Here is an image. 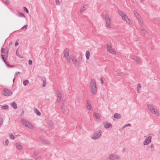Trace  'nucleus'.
Returning a JSON list of instances; mask_svg holds the SVG:
<instances>
[{"instance_id":"obj_1","label":"nucleus","mask_w":160,"mask_h":160,"mask_svg":"<svg viewBox=\"0 0 160 160\" xmlns=\"http://www.w3.org/2000/svg\"><path fill=\"white\" fill-rule=\"evenodd\" d=\"M91 90L92 93L95 94L97 92V86L96 81L94 79H92L90 83Z\"/></svg>"},{"instance_id":"obj_2","label":"nucleus","mask_w":160,"mask_h":160,"mask_svg":"<svg viewBox=\"0 0 160 160\" xmlns=\"http://www.w3.org/2000/svg\"><path fill=\"white\" fill-rule=\"evenodd\" d=\"M102 17L105 20L107 27L109 28H111V20L109 17L108 15L105 13H103L102 14Z\"/></svg>"},{"instance_id":"obj_3","label":"nucleus","mask_w":160,"mask_h":160,"mask_svg":"<svg viewBox=\"0 0 160 160\" xmlns=\"http://www.w3.org/2000/svg\"><path fill=\"white\" fill-rule=\"evenodd\" d=\"M102 131L101 130H98L95 132L91 136V138L93 140H97L101 136Z\"/></svg>"},{"instance_id":"obj_4","label":"nucleus","mask_w":160,"mask_h":160,"mask_svg":"<svg viewBox=\"0 0 160 160\" xmlns=\"http://www.w3.org/2000/svg\"><path fill=\"white\" fill-rule=\"evenodd\" d=\"M118 14L121 16L122 17V19L123 20L126 21V22L128 23H131V22L130 20L128 19L127 16L124 12L122 11H119Z\"/></svg>"},{"instance_id":"obj_5","label":"nucleus","mask_w":160,"mask_h":160,"mask_svg":"<svg viewBox=\"0 0 160 160\" xmlns=\"http://www.w3.org/2000/svg\"><path fill=\"white\" fill-rule=\"evenodd\" d=\"M21 122L22 123L25 125L26 127L30 128H33V126L32 124L26 120L24 119H22Z\"/></svg>"},{"instance_id":"obj_6","label":"nucleus","mask_w":160,"mask_h":160,"mask_svg":"<svg viewBox=\"0 0 160 160\" xmlns=\"http://www.w3.org/2000/svg\"><path fill=\"white\" fill-rule=\"evenodd\" d=\"M12 94V91L8 89H4L2 92V94L4 96H10Z\"/></svg>"},{"instance_id":"obj_7","label":"nucleus","mask_w":160,"mask_h":160,"mask_svg":"<svg viewBox=\"0 0 160 160\" xmlns=\"http://www.w3.org/2000/svg\"><path fill=\"white\" fill-rule=\"evenodd\" d=\"M109 158L110 160H119L120 158L117 155L111 154L109 155Z\"/></svg>"},{"instance_id":"obj_8","label":"nucleus","mask_w":160,"mask_h":160,"mask_svg":"<svg viewBox=\"0 0 160 160\" xmlns=\"http://www.w3.org/2000/svg\"><path fill=\"white\" fill-rule=\"evenodd\" d=\"M107 51L108 52H110V53L112 54H116V52L112 48V47L108 43L107 44Z\"/></svg>"},{"instance_id":"obj_9","label":"nucleus","mask_w":160,"mask_h":160,"mask_svg":"<svg viewBox=\"0 0 160 160\" xmlns=\"http://www.w3.org/2000/svg\"><path fill=\"white\" fill-rule=\"evenodd\" d=\"M72 60L73 62V63L77 67H79V65L80 64V62L78 61V62L77 60L76 59V58L73 57L72 58Z\"/></svg>"},{"instance_id":"obj_10","label":"nucleus","mask_w":160,"mask_h":160,"mask_svg":"<svg viewBox=\"0 0 160 160\" xmlns=\"http://www.w3.org/2000/svg\"><path fill=\"white\" fill-rule=\"evenodd\" d=\"M152 139V137L149 136L147 138L145 141L143 142V144L144 145H147L151 142Z\"/></svg>"},{"instance_id":"obj_11","label":"nucleus","mask_w":160,"mask_h":160,"mask_svg":"<svg viewBox=\"0 0 160 160\" xmlns=\"http://www.w3.org/2000/svg\"><path fill=\"white\" fill-rule=\"evenodd\" d=\"M57 95L58 97L57 101L58 102H59L62 98V95L60 92H58Z\"/></svg>"},{"instance_id":"obj_12","label":"nucleus","mask_w":160,"mask_h":160,"mask_svg":"<svg viewBox=\"0 0 160 160\" xmlns=\"http://www.w3.org/2000/svg\"><path fill=\"white\" fill-rule=\"evenodd\" d=\"M103 125L104 128L106 129L110 128L112 127V124L111 123L106 122L103 123Z\"/></svg>"},{"instance_id":"obj_13","label":"nucleus","mask_w":160,"mask_h":160,"mask_svg":"<svg viewBox=\"0 0 160 160\" xmlns=\"http://www.w3.org/2000/svg\"><path fill=\"white\" fill-rule=\"evenodd\" d=\"M33 158L36 160H38L39 158L40 157L39 155V153L37 152L34 151L33 155Z\"/></svg>"},{"instance_id":"obj_14","label":"nucleus","mask_w":160,"mask_h":160,"mask_svg":"<svg viewBox=\"0 0 160 160\" xmlns=\"http://www.w3.org/2000/svg\"><path fill=\"white\" fill-rule=\"evenodd\" d=\"M69 49L68 48H66L64 51V56L65 58L69 57Z\"/></svg>"},{"instance_id":"obj_15","label":"nucleus","mask_w":160,"mask_h":160,"mask_svg":"<svg viewBox=\"0 0 160 160\" xmlns=\"http://www.w3.org/2000/svg\"><path fill=\"white\" fill-rule=\"evenodd\" d=\"M114 117L116 119H119L121 118V116L120 114L116 113L115 114Z\"/></svg>"},{"instance_id":"obj_16","label":"nucleus","mask_w":160,"mask_h":160,"mask_svg":"<svg viewBox=\"0 0 160 160\" xmlns=\"http://www.w3.org/2000/svg\"><path fill=\"white\" fill-rule=\"evenodd\" d=\"M1 52L3 53H5V56H6V58L8 57V51H6L5 49L2 48L1 49Z\"/></svg>"},{"instance_id":"obj_17","label":"nucleus","mask_w":160,"mask_h":160,"mask_svg":"<svg viewBox=\"0 0 160 160\" xmlns=\"http://www.w3.org/2000/svg\"><path fill=\"white\" fill-rule=\"evenodd\" d=\"M85 55H86V57L87 59V60L88 59H89V56H90V52H89V51L87 50L86 51Z\"/></svg>"},{"instance_id":"obj_18","label":"nucleus","mask_w":160,"mask_h":160,"mask_svg":"<svg viewBox=\"0 0 160 160\" xmlns=\"http://www.w3.org/2000/svg\"><path fill=\"white\" fill-rule=\"evenodd\" d=\"M131 58L132 59L134 60L137 61V63H139V59L137 57L133 56H132Z\"/></svg>"},{"instance_id":"obj_19","label":"nucleus","mask_w":160,"mask_h":160,"mask_svg":"<svg viewBox=\"0 0 160 160\" xmlns=\"http://www.w3.org/2000/svg\"><path fill=\"white\" fill-rule=\"evenodd\" d=\"M150 112L152 113H153V114H157L158 115V111L155 108H153V110H152Z\"/></svg>"},{"instance_id":"obj_20","label":"nucleus","mask_w":160,"mask_h":160,"mask_svg":"<svg viewBox=\"0 0 160 160\" xmlns=\"http://www.w3.org/2000/svg\"><path fill=\"white\" fill-rule=\"evenodd\" d=\"M42 79L43 82V84L42 86L43 87H45L46 86V78L44 77H43L42 78Z\"/></svg>"},{"instance_id":"obj_21","label":"nucleus","mask_w":160,"mask_h":160,"mask_svg":"<svg viewBox=\"0 0 160 160\" xmlns=\"http://www.w3.org/2000/svg\"><path fill=\"white\" fill-rule=\"evenodd\" d=\"M42 143L45 144H48L50 143L49 142L48 140L45 139H42Z\"/></svg>"},{"instance_id":"obj_22","label":"nucleus","mask_w":160,"mask_h":160,"mask_svg":"<svg viewBox=\"0 0 160 160\" xmlns=\"http://www.w3.org/2000/svg\"><path fill=\"white\" fill-rule=\"evenodd\" d=\"M147 107L150 111L153 110V109L154 108L153 106L150 104H148Z\"/></svg>"},{"instance_id":"obj_23","label":"nucleus","mask_w":160,"mask_h":160,"mask_svg":"<svg viewBox=\"0 0 160 160\" xmlns=\"http://www.w3.org/2000/svg\"><path fill=\"white\" fill-rule=\"evenodd\" d=\"M133 13L136 16V18L137 19H139V18H140V16L139 15V14L138 13V12L135 11H133Z\"/></svg>"},{"instance_id":"obj_24","label":"nucleus","mask_w":160,"mask_h":160,"mask_svg":"<svg viewBox=\"0 0 160 160\" xmlns=\"http://www.w3.org/2000/svg\"><path fill=\"white\" fill-rule=\"evenodd\" d=\"M93 115L97 119H99L100 118L99 115L96 112H94L93 113Z\"/></svg>"},{"instance_id":"obj_25","label":"nucleus","mask_w":160,"mask_h":160,"mask_svg":"<svg viewBox=\"0 0 160 160\" xmlns=\"http://www.w3.org/2000/svg\"><path fill=\"white\" fill-rule=\"evenodd\" d=\"M11 106L14 109H16L17 108V105L15 102H13L11 104Z\"/></svg>"},{"instance_id":"obj_26","label":"nucleus","mask_w":160,"mask_h":160,"mask_svg":"<svg viewBox=\"0 0 160 160\" xmlns=\"http://www.w3.org/2000/svg\"><path fill=\"white\" fill-rule=\"evenodd\" d=\"M34 111L35 112V113L38 115V116H40L41 115V113L37 109H34Z\"/></svg>"},{"instance_id":"obj_27","label":"nucleus","mask_w":160,"mask_h":160,"mask_svg":"<svg viewBox=\"0 0 160 160\" xmlns=\"http://www.w3.org/2000/svg\"><path fill=\"white\" fill-rule=\"evenodd\" d=\"M16 146L18 149L19 150L22 149V147L21 145L19 144L18 143H16Z\"/></svg>"},{"instance_id":"obj_28","label":"nucleus","mask_w":160,"mask_h":160,"mask_svg":"<svg viewBox=\"0 0 160 160\" xmlns=\"http://www.w3.org/2000/svg\"><path fill=\"white\" fill-rule=\"evenodd\" d=\"M16 55L19 58H23V57L22 56H21L19 54V52H18V50L17 49L16 51Z\"/></svg>"},{"instance_id":"obj_29","label":"nucleus","mask_w":160,"mask_h":160,"mask_svg":"<svg viewBox=\"0 0 160 160\" xmlns=\"http://www.w3.org/2000/svg\"><path fill=\"white\" fill-rule=\"evenodd\" d=\"M8 105H5L2 106L1 108L3 110H7L8 108Z\"/></svg>"},{"instance_id":"obj_30","label":"nucleus","mask_w":160,"mask_h":160,"mask_svg":"<svg viewBox=\"0 0 160 160\" xmlns=\"http://www.w3.org/2000/svg\"><path fill=\"white\" fill-rule=\"evenodd\" d=\"M48 124L51 127H52L53 125V123L51 120L48 121Z\"/></svg>"},{"instance_id":"obj_31","label":"nucleus","mask_w":160,"mask_h":160,"mask_svg":"<svg viewBox=\"0 0 160 160\" xmlns=\"http://www.w3.org/2000/svg\"><path fill=\"white\" fill-rule=\"evenodd\" d=\"M2 2L3 3H5L7 5H8L10 3V2L9 0H7L5 1H4L2 0Z\"/></svg>"},{"instance_id":"obj_32","label":"nucleus","mask_w":160,"mask_h":160,"mask_svg":"<svg viewBox=\"0 0 160 160\" xmlns=\"http://www.w3.org/2000/svg\"><path fill=\"white\" fill-rule=\"evenodd\" d=\"M141 30L144 34H146L147 33V31L143 28H141Z\"/></svg>"},{"instance_id":"obj_33","label":"nucleus","mask_w":160,"mask_h":160,"mask_svg":"<svg viewBox=\"0 0 160 160\" xmlns=\"http://www.w3.org/2000/svg\"><path fill=\"white\" fill-rule=\"evenodd\" d=\"M18 16L20 17H25V15H24L23 13H22V12L18 13Z\"/></svg>"},{"instance_id":"obj_34","label":"nucleus","mask_w":160,"mask_h":160,"mask_svg":"<svg viewBox=\"0 0 160 160\" xmlns=\"http://www.w3.org/2000/svg\"><path fill=\"white\" fill-rule=\"evenodd\" d=\"M29 82L28 80H26L23 82V84L24 86H26Z\"/></svg>"},{"instance_id":"obj_35","label":"nucleus","mask_w":160,"mask_h":160,"mask_svg":"<svg viewBox=\"0 0 160 160\" xmlns=\"http://www.w3.org/2000/svg\"><path fill=\"white\" fill-rule=\"evenodd\" d=\"M131 125L130 124L128 123L126 124L122 128V129H123L125 128H126V127H130L131 126Z\"/></svg>"},{"instance_id":"obj_36","label":"nucleus","mask_w":160,"mask_h":160,"mask_svg":"<svg viewBox=\"0 0 160 160\" xmlns=\"http://www.w3.org/2000/svg\"><path fill=\"white\" fill-rule=\"evenodd\" d=\"M78 62H80V63H81L82 61V56L81 55H80V56L78 57Z\"/></svg>"},{"instance_id":"obj_37","label":"nucleus","mask_w":160,"mask_h":160,"mask_svg":"<svg viewBox=\"0 0 160 160\" xmlns=\"http://www.w3.org/2000/svg\"><path fill=\"white\" fill-rule=\"evenodd\" d=\"M9 137L10 139L12 140H13L15 138L14 136L12 134H10L9 135Z\"/></svg>"},{"instance_id":"obj_38","label":"nucleus","mask_w":160,"mask_h":160,"mask_svg":"<svg viewBox=\"0 0 160 160\" xmlns=\"http://www.w3.org/2000/svg\"><path fill=\"white\" fill-rule=\"evenodd\" d=\"M55 2L56 3V4L57 5L59 6L60 4V2H59V0H56L55 1Z\"/></svg>"},{"instance_id":"obj_39","label":"nucleus","mask_w":160,"mask_h":160,"mask_svg":"<svg viewBox=\"0 0 160 160\" xmlns=\"http://www.w3.org/2000/svg\"><path fill=\"white\" fill-rule=\"evenodd\" d=\"M67 60V61L68 63L70 62L71 61V59L69 57H68L67 58H65Z\"/></svg>"},{"instance_id":"obj_40","label":"nucleus","mask_w":160,"mask_h":160,"mask_svg":"<svg viewBox=\"0 0 160 160\" xmlns=\"http://www.w3.org/2000/svg\"><path fill=\"white\" fill-rule=\"evenodd\" d=\"M141 88V85L140 84L138 83L137 87V89H140Z\"/></svg>"},{"instance_id":"obj_41","label":"nucleus","mask_w":160,"mask_h":160,"mask_svg":"<svg viewBox=\"0 0 160 160\" xmlns=\"http://www.w3.org/2000/svg\"><path fill=\"white\" fill-rule=\"evenodd\" d=\"M28 27V25H26L22 28L21 29L23 30H26Z\"/></svg>"},{"instance_id":"obj_42","label":"nucleus","mask_w":160,"mask_h":160,"mask_svg":"<svg viewBox=\"0 0 160 160\" xmlns=\"http://www.w3.org/2000/svg\"><path fill=\"white\" fill-rule=\"evenodd\" d=\"M3 123V119L2 118H0V125L1 126L2 125Z\"/></svg>"},{"instance_id":"obj_43","label":"nucleus","mask_w":160,"mask_h":160,"mask_svg":"<svg viewBox=\"0 0 160 160\" xmlns=\"http://www.w3.org/2000/svg\"><path fill=\"white\" fill-rule=\"evenodd\" d=\"M87 107L88 109L90 110L91 109V105H87Z\"/></svg>"},{"instance_id":"obj_44","label":"nucleus","mask_w":160,"mask_h":160,"mask_svg":"<svg viewBox=\"0 0 160 160\" xmlns=\"http://www.w3.org/2000/svg\"><path fill=\"white\" fill-rule=\"evenodd\" d=\"M85 8L84 6H83L82 8H81L80 10V12H83L85 10V9H84V8Z\"/></svg>"},{"instance_id":"obj_45","label":"nucleus","mask_w":160,"mask_h":160,"mask_svg":"<svg viewBox=\"0 0 160 160\" xmlns=\"http://www.w3.org/2000/svg\"><path fill=\"white\" fill-rule=\"evenodd\" d=\"M19 41V40L18 39H17L16 41V42H15V46H17L19 44V43H18V42Z\"/></svg>"},{"instance_id":"obj_46","label":"nucleus","mask_w":160,"mask_h":160,"mask_svg":"<svg viewBox=\"0 0 160 160\" xmlns=\"http://www.w3.org/2000/svg\"><path fill=\"white\" fill-rule=\"evenodd\" d=\"M86 102L87 103V105H88V104L91 105L90 101L88 100H86Z\"/></svg>"},{"instance_id":"obj_47","label":"nucleus","mask_w":160,"mask_h":160,"mask_svg":"<svg viewBox=\"0 0 160 160\" xmlns=\"http://www.w3.org/2000/svg\"><path fill=\"white\" fill-rule=\"evenodd\" d=\"M24 10L27 13H28V11L27 8L25 7H24Z\"/></svg>"},{"instance_id":"obj_48","label":"nucleus","mask_w":160,"mask_h":160,"mask_svg":"<svg viewBox=\"0 0 160 160\" xmlns=\"http://www.w3.org/2000/svg\"><path fill=\"white\" fill-rule=\"evenodd\" d=\"M5 143L6 144V145L7 146L8 145V144H9V141L8 139L6 140L5 142Z\"/></svg>"},{"instance_id":"obj_49","label":"nucleus","mask_w":160,"mask_h":160,"mask_svg":"<svg viewBox=\"0 0 160 160\" xmlns=\"http://www.w3.org/2000/svg\"><path fill=\"white\" fill-rule=\"evenodd\" d=\"M138 21L139 24H140V25H142V21L141 20L139 19V18L138 19Z\"/></svg>"},{"instance_id":"obj_50","label":"nucleus","mask_w":160,"mask_h":160,"mask_svg":"<svg viewBox=\"0 0 160 160\" xmlns=\"http://www.w3.org/2000/svg\"><path fill=\"white\" fill-rule=\"evenodd\" d=\"M32 60H29L28 61V64L30 65H32Z\"/></svg>"},{"instance_id":"obj_51","label":"nucleus","mask_w":160,"mask_h":160,"mask_svg":"<svg viewBox=\"0 0 160 160\" xmlns=\"http://www.w3.org/2000/svg\"><path fill=\"white\" fill-rule=\"evenodd\" d=\"M100 82H101V84L102 85L103 84V80L102 78H100Z\"/></svg>"},{"instance_id":"obj_52","label":"nucleus","mask_w":160,"mask_h":160,"mask_svg":"<svg viewBox=\"0 0 160 160\" xmlns=\"http://www.w3.org/2000/svg\"><path fill=\"white\" fill-rule=\"evenodd\" d=\"M1 56L2 57V58L3 60H4V59H5V57L4 55L2 54H1Z\"/></svg>"},{"instance_id":"obj_53","label":"nucleus","mask_w":160,"mask_h":160,"mask_svg":"<svg viewBox=\"0 0 160 160\" xmlns=\"http://www.w3.org/2000/svg\"><path fill=\"white\" fill-rule=\"evenodd\" d=\"M20 73V72H16L15 73V75H14V76H17L18 74H19Z\"/></svg>"},{"instance_id":"obj_54","label":"nucleus","mask_w":160,"mask_h":160,"mask_svg":"<svg viewBox=\"0 0 160 160\" xmlns=\"http://www.w3.org/2000/svg\"><path fill=\"white\" fill-rule=\"evenodd\" d=\"M123 72H121L120 73H117V75L118 76L122 75H123Z\"/></svg>"},{"instance_id":"obj_55","label":"nucleus","mask_w":160,"mask_h":160,"mask_svg":"<svg viewBox=\"0 0 160 160\" xmlns=\"http://www.w3.org/2000/svg\"><path fill=\"white\" fill-rule=\"evenodd\" d=\"M63 107H64V106L62 104V110H61L62 111V112H63L64 111V110L63 109Z\"/></svg>"},{"instance_id":"obj_56","label":"nucleus","mask_w":160,"mask_h":160,"mask_svg":"<svg viewBox=\"0 0 160 160\" xmlns=\"http://www.w3.org/2000/svg\"><path fill=\"white\" fill-rule=\"evenodd\" d=\"M24 113V111H22L21 114L20 116H22L23 115Z\"/></svg>"},{"instance_id":"obj_57","label":"nucleus","mask_w":160,"mask_h":160,"mask_svg":"<svg viewBox=\"0 0 160 160\" xmlns=\"http://www.w3.org/2000/svg\"><path fill=\"white\" fill-rule=\"evenodd\" d=\"M150 147L151 148H153L154 147V145H153V144H152V143L151 144H150Z\"/></svg>"},{"instance_id":"obj_58","label":"nucleus","mask_w":160,"mask_h":160,"mask_svg":"<svg viewBox=\"0 0 160 160\" xmlns=\"http://www.w3.org/2000/svg\"><path fill=\"white\" fill-rule=\"evenodd\" d=\"M5 64L7 66L9 67V64L7 62H6Z\"/></svg>"},{"instance_id":"obj_59","label":"nucleus","mask_w":160,"mask_h":160,"mask_svg":"<svg viewBox=\"0 0 160 160\" xmlns=\"http://www.w3.org/2000/svg\"><path fill=\"white\" fill-rule=\"evenodd\" d=\"M9 67H10V68H12V67H14V66H13V65H9Z\"/></svg>"},{"instance_id":"obj_60","label":"nucleus","mask_w":160,"mask_h":160,"mask_svg":"<svg viewBox=\"0 0 160 160\" xmlns=\"http://www.w3.org/2000/svg\"><path fill=\"white\" fill-rule=\"evenodd\" d=\"M12 42H9V45H10L11 44H12Z\"/></svg>"},{"instance_id":"obj_61","label":"nucleus","mask_w":160,"mask_h":160,"mask_svg":"<svg viewBox=\"0 0 160 160\" xmlns=\"http://www.w3.org/2000/svg\"><path fill=\"white\" fill-rule=\"evenodd\" d=\"M137 92L138 93H140V92H139V89H137Z\"/></svg>"},{"instance_id":"obj_62","label":"nucleus","mask_w":160,"mask_h":160,"mask_svg":"<svg viewBox=\"0 0 160 160\" xmlns=\"http://www.w3.org/2000/svg\"><path fill=\"white\" fill-rule=\"evenodd\" d=\"M3 60L4 62H5V63H6V62H7L6 61V60L5 59H4V60Z\"/></svg>"},{"instance_id":"obj_63","label":"nucleus","mask_w":160,"mask_h":160,"mask_svg":"<svg viewBox=\"0 0 160 160\" xmlns=\"http://www.w3.org/2000/svg\"><path fill=\"white\" fill-rule=\"evenodd\" d=\"M158 22L159 24H160V20L158 21Z\"/></svg>"},{"instance_id":"obj_64","label":"nucleus","mask_w":160,"mask_h":160,"mask_svg":"<svg viewBox=\"0 0 160 160\" xmlns=\"http://www.w3.org/2000/svg\"><path fill=\"white\" fill-rule=\"evenodd\" d=\"M141 2H142L143 1V0H139Z\"/></svg>"}]
</instances>
